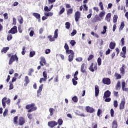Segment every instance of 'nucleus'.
I'll use <instances>...</instances> for the list:
<instances>
[{
    "label": "nucleus",
    "mask_w": 128,
    "mask_h": 128,
    "mask_svg": "<svg viewBox=\"0 0 128 128\" xmlns=\"http://www.w3.org/2000/svg\"><path fill=\"white\" fill-rule=\"evenodd\" d=\"M12 54H7L8 58H10L8 62V64L10 65L12 64L14 62L15 60L16 62H18V56H16V54H15L14 55Z\"/></svg>",
    "instance_id": "obj_1"
},
{
    "label": "nucleus",
    "mask_w": 128,
    "mask_h": 128,
    "mask_svg": "<svg viewBox=\"0 0 128 128\" xmlns=\"http://www.w3.org/2000/svg\"><path fill=\"white\" fill-rule=\"evenodd\" d=\"M26 110H28V112H32L38 109V107L36 106L34 103L28 104L26 106Z\"/></svg>",
    "instance_id": "obj_2"
},
{
    "label": "nucleus",
    "mask_w": 128,
    "mask_h": 128,
    "mask_svg": "<svg viewBox=\"0 0 128 128\" xmlns=\"http://www.w3.org/2000/svg\"><path fill=\"white\" fill-rule=\"evenodd\" d=\"M58 29H56L54 31L53 37L52 35L48 36V38L50 42H54V40H56V38H58Z\"/></svg>",
    "instance_id": "obj_3"
},
{
    "label": "nucleus",
    "mask_w": 128,
    "mask_h": 128,
    "mask_svg": "<svg viewBox=\"0 0 128 128\" xmlns=\"http://www.w3.org/2000/svg\"><path fill=\"white\" fill-rule=\"evenodd\" d=\"M6 103L8 105L10 106V99L6 98V97H4L2 99V105L4 108H6Z\"/></svg>",
    "instance_id": "obj_4"
},
{
    "label": "nucleus",
    "mask_w": 128,
    "mask_h": 128,
    "mask_svg": "<svg viewBox=\"0 0 128 128\" xmlns=\"http://www.w3.org/2000/svg\"><path fill=\"white\" fill-rule=\"evenodd\" d=\"M78 71H76L74 74V78L72 79V82L74 86H76L78 84Z\"/></svg>",
    "instance_id": "obj_5"
},
{
    "label": "nucleus",
    "mask_w": 128,
    "mask_h": 128,
    "mask_svg": "<svg viewBox=\"0 0 128 128\" xmlns=\"http://www.w3.org/2000/svg\"><path fill=\"white\" fill-rule=\"evenodd\" d=\"M124 106H126V99L123 98L119 104V110H124Z\"/></svg>",
    "instance_id": "obj_6"
},
{
    "label": "nucleus",
    "mask_w": 128,
    "mask_h": 128,
    "mask_svg": "<svg viewBox=\"0 0 128 128\" xmlns=\"http://www.w3.org/2000/svg\"><path fill=\"white\" fill-rule=\"evenodd\" d=\"M16 33H18V27L16 26H14L8 31V34H16Z\"/></svg>",
    "instance_id": "obj_7"
},
{
    "label": "nucleus",
    "mask_w": 128,
    "mask_h": 128,
    "mask_svg": "<svg viewBox=\"0 0 128 128\" xmlns=\"http://www.w3.org/2000/svg\"><path fill=\"white\" fill-rule=\"evenodd\" d=\"M100 20H102V19L100 18L98 14H96L94 16V18H92L91 22L93 24H94L95 22H100Z\"/></svg>",
    "instance_id": "obj_8"
},
{
    "label": "nucleus",
    "mask_w": 128,
    "mask_h": 128,
    "mask_svg": "<svg viewBox=\"0 0 128 128\" xmlns=\"http://www.w3.org/2000/svg\"><path fill=\"white\" fill-rule=\"evenodd\" d=\"M88 70H90V72H94V70H98V66L96 64H95L94 66V62H92L91 63L90 66L88 68Z\"/></svg>",
    "instance_id": "obj_9"
},
{
    "label": "nucleus",
    "mask_w": 128,
    "mask_h": 128,
    "mask_svg": "<svg viewBox=\"0 0 128 128\" xmlns=\"http://www.w3.org/2000/svg\"><path fill=\"white\" fill-rule=\"evenodd\" d=\"M19 126H24L26 124V119L24 117H20L18 121Z\"/></svg>",
    "instance_id": "obj_10"
},
{
    "label": "nucleus",
    "mask_w": 128,
    "mask_h": 128,
    "mask_svg": "<svg viewBox=\"0 0 128 128\" xmlns=\"http://www.w3.org/2000/svg\"><path fill=\"white\" fill-rule=\"evenodd\" d=\"M75 22H78V20L80 18V12L76 11L74 14Z\"/></svg>",
    "instance_id": "obj_11"
},
{
    "label": "nucleus",
    "mask_w": 128,
    "mask_h": 128,
    "mask_svg": "<svg viewBox=\"0 0 128 128\" xmlns=\"http://www.w3.org/2000/svg\"><path fill=\"white\" fill-rule=\"evenodd\" d=\"M48 126L51 128H54L56 126H58V122L54 120L50 121L48 122Z\"/></svg>",
    "instance_id": "obj_12"
},
{
    "label": "nucleus",
    "mask_w": 128,
    "mask_h": 128,
    "mask_svg": "<svg viewBox=\"0 0 128 128\" xmlns=\"http://www.w3.org/2000/svg\"><path fill=\"white\" fill-rule=\"evenodd\" d=\"M40 64L42 66H46V58L44 57L41 56L40 58Z\"/></svg>",
    "instance_id": "obj_13"
},
{
    "label": "nucleus",
    "mask_w": 128,
    "mask_h": 128,
    "mask_svg": "<svg viewBox=\"0 0 128 128\" xmlns=\"http://www.w3.org/2000/svg\"><path fill=\"white\" fill-rule=\"evenodd\" d=\"M102 82L104 84H110L111 82L110 78H104L102 79Z\"/></svg>",
    "instance_id": "obj_14"
},
{
    "label": "nucleus",
    "mask_w": 128,
    "mask_h": 128,
    "mask_svg": "<svg viewBox=\"0 0 128 128\" xmlns=\"http://www.w3.org/2000/svg\"><path fill=\"white\" fill-rule=\"evenodd\" d=\"M111 92L110 90H107L104 93L103 98H106L110 96Z\"/></svg>",
    "instance_id": "obj_15"
},
{
    "label": "nucleus",
    "mask_w": 128,
    "mask_h": 128,
    "mask_svg": "<svg viewBox=\"0 0 128 128\" xmlns=\"http://www.w3.org/2000/svg\"><path fill=\"white\" fill-rule=\"evenodd\" d=\"M86 110L87 112H90V114H92V112H94V109L89 106H86Z\"/></svg>",
    "instance_id": "obj_16"
},
{
    "label": "nucleus",
    "mask_w": 128,
    "mask_h": 128,
    "mask_svg": "<svg viewBox=\"0 0 128 128\" xmlns=\"http://www.w3.org/2000/svg\"><path fill=\"white\" fill-rule=\"evenodd\" d=\"M32 16L36 18V20H38V22H40V14L36 12H34Z\"/></svg>",
    "instance_id": "obj_17"
},
{
    "label": "nucleus",
    "mask_w": 128,
    "mask_h": 128,
    "mask_svg": "<svg viewBox=\"0 0 128 128\" xmlns=\"http://www.w3.org/2000/svg\"><path fill=\"white\" fill-rule=\"evenodd\" d=\"M100 94V87L98 86H95V96H98Z\"/></svg>",
    "instance_id": "obj_18"
},
{
    "label": "nucleus",
    "mask_w": 128,
    "mask_h": 128,
    "mask_svg": "<svg viewBox=\"0 0 128 128\" xmlns=\"http://www.w3.org/2000/svg\"><path fill=\"white\" fill-rule=\"evenodd\" d=\"M110 18H112V14L108 13L106 16L105 20H106L108 22H110Z\"/></svg>",
    "instance_id": "obj_19"
},
{
    "label": "nucleus",
    "mask_w": 128,
    "mask_h": 128,
    "mask_svg": "<svg viewBox=\"0 0 128 128\" xmlns=\"http://www.w3.org/2000/svg\"><path fill=\"white\" fill-rule=\"evenodd\" d=\"M125 66H126V65H124V64H123L122 65V68H120V74H126V71L124 70Z\"/></svg>",
    "instance_id": "obj_20"
},
{
    "label": "nucleus",
    "mask_w": 128,
    "mask_h": 128,
    "mask_svg": "<svg viewBox=\"0 0 128 128\" xmlns=\"http://www.w3.org/2000/svg\"><path fill=\"white\" fill-rule=\"evenodd\" d=\"M18 20L20 24H22L24 23V18H22V16H21V15L18 16Z\"/></svg>",
    "instance_id": "obj_21"
},
{
    "label": "nucleus",
    "mask_w": 128,
    "mask_h": 128,
    "mask_svg": "<svg viewBox=\"0 0 128 128\" xmlns=\"http://www.w3.org/2000/svg\"><path fill=\"white\" fill-rule=\"evenodd\" d=\"M85 66H86V64H84V63H83V64L81 65L80 72H82V74H84V72H86V68H84Z\"/></svg>",
    "instance_id": "obj_22"
},
{
    "label": "nucleus",
    "mask_w": 128,
    "mask_h": 128,
    "mask_svg": "<svg viewBox=\"0 0 128 128\" xmlns=\"http://www.w3.org/2000/svg\"><path fill=\"white\" fill-rule=\"evenodd\" d=\"M122 90L125 92H126V90H128V88H126V82H122Z\"/></svg>",
    "instance_id": "obj_23"
},
{
    "label": "nucleus",
    "mask_w": 128,
    "mask_h": 128,
    "mask_svg": "<svg viewBox=\"0 0 128 128\" xmlns=\"http://www.w3.org/2000/svg\"><path fill=\"white\" fill-rule=\"evenodd\" d=\"M74 54H70L68 56V62H72L74 60Z\"/></svg>",
    "instance_id": "obj_24"
},
{
    "label": "nucleus",
    "mask_w": 128,
    "mask_h": 128,
    "mask_svg": "<svg viewBox=\"0 0 128 128\" xmlns=\"http://www.w3.org/2000/svg\"><path fill=\"white\" fill-rule=\"evenodd\" d=\"M109 48L111 50H114V48H116V43L111 42L109 45Z\"/></svg>",
    "instance_id": "obj_25"
},
{
    "label": "nucleus",
    "mask_w": 128,
    "mask_h": 128,
    "mask_svg": "<svg viewBox=\"0 0 128 128\" xmlns=\"http://www.w3.org/2000/svg\"><path fill=\"white\" fill-rule=\"evenodd\" d=\"M74 12V9L72 8H69L67 10L66 14L67 16H70L72 14V12Z\"/></svg>",
    "instance_id": "obj_26"
},
{
    "label": "nucleus",
    "mask_w": 128,
    "mask_h": 128,
    "mask_svg": "<svg viewBox=\"0 0 128 128\" xmlns=\"http://www.w3.org/2000/svg\"><path fill=\"white\" fill-rule=\"evenodd\" d=\"M104 16H106V12L104 10L102 11V12H100V14H99L100 18H102H102H104Z\"/></svg>",
    "instance_id": "obj_27"
},
{
    "label": "nucleus",
    "mask_w": 128,
    "mask_h": 128,
    "mask_svg": "<svg viewBox=\"0 0 128 128\" xmlns=\"http://www.w3.org/2000/svg\"><path fill=\"white\" fill-rule=\"evenodd\" d=\"M63 122H64V121L62 120V119H60V118L58 119L57 122L58 124V126L57 128H60V126H62Z\"/></svg>",
    "instance_id": "obj_28"
},
{
    "label": "nucleus",
    "mask_w": 128,
    "mask_h": 128,
    "mask_svg": "<svg viewBox=\"0 0 128 128\" xmlns=\"http://www.w3.org/2000/svg\"><path fill=\"white\" fill-rule=\"evenodd\" d=\"M116 90H120V82L118 81L116 86Z\"/></svg>",
    "instance_id": "obj_29"
},
{
    "label": "nucleus",
    "mask_w": 128,
    "mask_h": 128,
    "mask_svg": "<svg viewBox=\"0 0 128 128\" xmlns=\"http://www.w3.org/2000/svg\"><path fill=\"white\" fill-rule=\"evenodd\" d=\"M18 116H16L14 118V124H18Z\"/></svg>",
    "instance_id": "obj_30"
},
{
    "label": "nucleus",
    "mask_w": 128,
    "mask_h": 128,
    "mask_svg": "<svg viewBox=\"0 0 128 128\" xmlns=\"http://www.w3.org/2000/svg\"><path fill=\"white\" fill-rule=\"evenodd\" d=\"M114 76L116 78V80H120L122 78V76L118 72H115Z\"/></svg>",
    "instance_id": "obj_31"
},
{
    "label": "nucleus",
    "mask_w": 128,
    "mask_h": 128,
    "mask_svg": "<svg viewBox=\"0 0 128 128\" xmlns=\"http://www.w3.org/2000/svg\"><path fill=\"white\" fill-rule=\"evenodd\" d=\"M66 54H74V52L72 50L68 49V50H66Z\"/></svg>",
    "instance_id": "obj_32"
},
{
    "label": "nucleus",
    "mask_w": 128,
    "mask_h": 128,
    "mask_svg": "<svg viewBox=\"0 0 128 128\" xmlns=\"http://www.w3.org/2000/svg\"><path fill=\"white\" fill-rule=\"evenodd\" d=\"M112 128H118V122L114 120L112 123Z\"/></svg>",
    "instance_id": "obj_33"
},
{
    "label": "nucleus",
    "mask_w": 128,
    "mask_h": 128,
    "mask_svg": "<svg viewBox=\"0 0 128 128\" xmlns=\"http://www.w3.org/2000/svg\"><path fill=\"white\" fill-rule=\"evenodd\" d=\"M44 87V85L42 84L39 86V89L37 90V94H40L42 92V88Z\"/></svg>",
    "instance_id": "obj_34"
},
{
    "label": "nucleus",
    "mask_w": 128,
    "mask_h": 128,
    "mask_svg": "<svg viewBox=\"0 0 128 128\" xmlns=\"http://www.w3.org/2000/svg\"><path fill=\"white\" fill-rule=\"evenodd\" d=\"M44 14L46 16H52L54 13L52 12H44Z\"/></svg>",
    "instance_id": "obj_35"
},
{
    "label": "nucleus",
    "mask_w": 128,
    "mask_h": 128,
    "mask_svg": "<svg viewBox=\"0 0 128 128\" xmlns=\"http://www.w3.org/2000/svg\"><path fill=\"white\" fill-rule=\"evenodd\" d=\"M12 40V34H8L7 36V40L10 42Z\"/></svg>",
    "instance_id": "obj_36"
},
{
    "label": "nucleus",
    "mask_w": 128,
    "mask_h": 128,
    "mask_svg": "<svg viewBox=\"0 0 128 128\" xmlns=\"http://www.w3.org/2000/svg\"><path fill=\"white\" fill-rule=\"evenodd\" d=\"M10 50L9 47H6V48H3L2 52H4V54H6V52Z\"/></svg>",
    "instance_id": "obj_37"
},
{
    "label": "nucleus",
    "mask_w": 128,
    "mask_h": 128,
    "mask_svg": "<svg viewBox=\"0 0 128 128\" xmlns=\"http://www.w3.org/2000/svg\"><path fill=\"white\" fill-rule=\"evenodd\" d=\"M64 10H66L64 8H62L58 12V16H61V14H62L64 12Z\"/></svg>",
    "instance_id": "obj_38"
},
{
    "label": "nucleus",
    "mask_w": 128,
    "mask_h": 128,
    "mask_svg": "<svg viewBox=\"0 0 128 128\" xmlns=\"http://www.w3.org/2000/svg\"><path fill=\"white\" fill-rule=\"evenodd\" d=\"M65 26L67 30H70V22H66L65 24Z\"/></svg>",
    "instance_id": "obj_39"
},
{
    "label": "nucleus",
    "mask_w": 128,
    "mask_h": 128,
    "mask_svg": "<svg viewBox=\"0 0 128 128\" xmlns=\"http://www.w3.org/2000/svg\"><path fill=\"white\" fill-rule=\"evenodd\" d=\"M24 82L26 84H28L30 83V79H28V76H25Z\"/></svg>",
    "instance_id": "obj_40"
},
{
    "label": "nucleus",
    "mask_w": 128,
    "mask_h": 128,
    "mask_svg": "<svg viewBox=\"0 0 128 128\" xmlns=\"http://www.w3.org/2000/svg\"><path fill=\"white\" fill-rule=\"evenodd\" d=\"M118 15H114L113 17V22H114V24L118 22Z\"/></svg>",
    "instance_id": "obj_41"
},
{
    "label": "nucleus",
    "mask_w": 128,
    "mask_h": 128,
    "mask_svg": "<svg viewBox=\"0 0 128 128\" xmlns=\"http://www.w3.org/2000/svg\"><path fill=\"white\" fill-rule=\"evenodd\" d=\"M34 72V68H30L29 69V72L28 73V76H32V72Z\"/></svg>",
    "instance_id": "obj_42"
},
{
    "label": "nucleus",
    "mask_w": 128,
    "mask_h": 128,
    "mask_svg": "<svg viewBox=\"0 0 128 128\" xmlns=\"http://www.w3.org/2000/svg\"><path fill=\"white\" fill-rule=\"evenodd\" d=\"M34 56H36V52L31 51L30 52V58H32Z\"/></svg>",
    "instance_id": "obj_43"
},
{
    "label": "nucleus",
    "mask_w": 128,
    "mask_h": 128,
    "mask_svg": "<svg viewBox=\"0 0 128 128\" xmlns=\"http://www.w3.org/2000/svg\"><path fill=\"white\" fill-rule=\"evenodd\" d=\"M42 76L44 78H46V80H48V74L46 73V71L43 72Z\"/></svg>",
    "instance_id": "obj_44"
},
{
    "label": "nucleus",
    "mask_w": 128,
    "mask_h": 128,
    "mask_svg": "<svg viewBox=\"0 0 128 128\" xmlns=\"http://www.w3.org/2000/svg\"><path fill=\"white\" fill-rule=\"evenodd\" d=\"M94 58V56L93 54H91L89 56L87 60H88V62H90V60H92V58Z\"/></svg>",
    "instance_id": "obj_45"
},
{
    "label": "nucleus",
    "mask_w": 128,
    "mask_h": 128,
    "mask_svg": "<svg viewBox=\"0 0 128 128\" xmlns=\"http://www.w3.org/2000/svg\"><path fill=\"white\" fill-rule=\"evenodd\" d=\"M110 114L112 118H114V110L113 108L110 109Z\"/></svg>",
    "instance_id": "obj_46"
},
{
    "label": "nucleus",
    "mask_w": 128,
    "mask_h": 128,
    "mask_svg": "<svg viewBox=\"0 0 128 128\" xmlns=\"http://www.w3.org/2000/svg\"><path fill=\"white\" fill-rule=\"evenodd\" d=\"M49 112H50V116H52L54 114V108H50L49 109Z\"/></svg>",
    "instance_id": "obj_47"
},
{
    "label": "nucleus",
    "mask_w": 128,
    "mask_h": 128,
    "mask_svg": "<svg viewBox=\"0 0 128 128\" xmlns=\"http://www.w3.org/2000/svg\"><path fill=\"white\" fill-rule=\"evenodd\" d=\"M98 6H100L101 10H104V4H102V2H100Z\"/></svg>",
    "instance_id": "obj_48"
},
{
    "label": "nucleus",
    "mask_w": 128,
    "mask_h": 128,
    "mask_svg": "<svg viewBox=\"0 0 128 128\" xmlns=\"http://www.w3.org/2000/svg\"><path fill=\"white\" fill-rule=\"evenodd\" d=\"M97 62L98 64V66H100L102 64V58H98Z\"/></svg>",
    "instance_id": "obj_49"
},
{
    "label": "nucleus",
    "mask_w": 128,
    "mask_h": 128,
    "mask_svg": "<svg viewBox=\"0 0 128 128\" xmlns=\"http://www.w3.org/2000/svg\"><path fill=\"white\" fill-rule=\"evenodd\" d=\"M72 100H73V102H78V96H74L72 98Z\"/></svg>",
    "instance_id": "obj_50"
},
{
    "label": "nucleus",
    "mask_w": 128,
    "mask_h": 128,
    "mask_svg": "<svg viewBox=\"0 0 128 128\" xmlns=\"http://www.w3.org/2000/svg\"><path fill=\"white\" fill-rule=\"evenodd\" d=\"M102 113V111L100 109H98V112H97V116H100V114Z\"/></svg>",
    "instance_id": "obj_51"
},
{
    "label": "nucleus",
    "mask_w": 128,
    "mask_h": 128,
    "mask_svg": "<svg viewBox=\"0 0 128 128\" xmlns=\"http://www.w3.org/2000/svg\"><path fill=\"white\" fill-rule=\"evenodd\" d=\"M70 44H71V46H74L76 45V41H74V40H72L70 42Z\"/></svg>",
    "instance_id": "obj_52"
},
{
    "label": "nucleus",
    "mask_w": 128,
    "mask_h": 128,
    "mask_svg": "<svg viewBox=\"0 0 128 128\" xmlns=\"http://www.w3.org/2000/svg\"><path fill=\"white\" fill-rule=\"evenodd\" d=\"M75 34H76V30H74L70 34V36H74Z\"/></svg>",
    "instance_id": "obj_53"
},
{
    "label": "nucleus",
    "mask_w": 128,
    "mask_h": 128,
    "mask_svg": "<svg viewBox=\"0 0 128 128\" xmlns=\"http://www.w3.org/2000/svg\"><path fill=\"white\" fill-rule=\"evenodd\" d=\"M118 100H114V108H118Z\"/></svg>",
    "instance_id": "obj_54"
},
{
    "label": "nucleus",
    "mask_w": 128,
    "mask_h": 128,
    "mask_svg": "<svg viewBox=\"0 0 128 128\" xmlns=\"http://www.w3.org/2000/svg\"><path fill=\"white\" fill-rule=\"evenodd\" d=\"M8 108H6L3 113L4 116H6L8 114Z\"/></svg>",
    "instance_id": "obj_55"
},
{
    "label": "nucleus",
    "mask_w": 128,
    "mask_h": 128,
    "mask_svg": "<svg viewBox=\"0 0 128 128\" xmlns=\"http://www.w3.org/2000/svg\"><path fill=\"white\" fill-rule=\"evenodd\" d=\"M64 48H65L66 50H70V47L68 44L66 43L64 44Z\"/></svg>",
    "instance_id": "obj_56"
},
{
    "label": "nucleus",
    "mask_w": 128,
    "mask_h": 128,
    "mask_svg": "<svg viewBox=\"0 0 128 128\" xmlns=\"http://www.w3.org/2000/svg\"><path fill=\"white\" fill-rule=\"evenodd\" d=\"M126 54L124 52H120V56H122V58H126Z\"/></svg>",
    "instance_id": "obj_57"
},
{
    "label": "nucleus",
    "mask_w": 128,
    "mask_h": 128,
    "mask_svg": "<svg viewBox=\"0 0 128 128\" xmlns=\"http://www.w3.org/2000/svg\"><path fill=\"white\" fill-rule=\"evenodd\" d=\"M124 28V22H121L120 30H122V28Z\"/></svg>",
    "instance_id": "obj_58"
},
{
    "label": "nucleus",
    "mask_w": 128,
    "mask_h": 128,
    "mask_svg": "<svg viewBox=\"0 0 128 128\" xmlns=\"http://www.w3.org/2000/svg\"><path fill=\"white\" fill-rule=\"evenodd\" d=\"M18 30L20 34H22V26H20V25H19L18 26Z\"/></svg>",
    "instance_id": "obj_59"
},
{
    "label": "nucleus",
    "mask_w": 128,
    "mask_h": 128,
    "mask_svg": "<svg viewBox=\"0 0 128 128\" xmlns=\"http://www.w3.org/2000/svg\"><path fill=\"white\" fill-rule=\"evenodd\" d=\"M10 90H12L14 88V84L12 83V81H10Z\"/></svg>",
    "instance_id": "obj_60"
},
{
    "label": "nucleus",
    "mask_w": 128,
    "mask_h": 128,
    "mask_svg": "<svg viewBox=\"0 0 128 128\" xmlns=\"http://www.w3.org/2000/svg\"><path fill=\"white\" fill-rule=\"evenodd\" d=\"M28 118L29 120H32V114H27Z\"/></svg>",
    "instance_id": "obj_61"
},
{
    "label": "nucleus",
    "mask_w": 128,
    "mask_h": 128,
    "mask_svg": "<svg viewBox=\"0 0 128 128\" xmlns=\"http://www.w3.org/2000/svg\"><path fill=\"white\" fill-rule=\"evenodd\" d=\"M76 60L77 62H82V58L79 57L78 58H76Z\"/></svg>",
    "instance_id": "obj_62"
},
{
    "label": "nucleus",
    "mask_w": 128,
    "mask_h": 128,
    "mask_svg": "<svg viewBox=\"0 0 128 128\" xmlns=\"http://www.w3.org/2000/svg\"><path fill=\"white\" fill-rule=\"evenodd\" d=\"M12 24L14 26H16V18H13Z\"/></svg>",
    "instance_id": "obj_63"
},
{
    "label": "nucleus",
    "mask_w": 128,
    "mask_h": 128,
    "mask_svg": "<svg viewBox=\"0 0 128 128\" xmlns=\"http://www.w3.org/2000/svg\"><path fill=\"white\" fill-rule=\"evenodd\" d=\"M44 10L45 12H50V9H49L48 6L44 7Z\"/></svg>",
    "instance_id": "obj_64"
}]
</instances>
